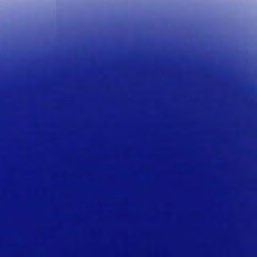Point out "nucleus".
Masks as SVG:
<instances>
[{
	"label": "nucleus",
	"instance_id": "obj_1",
	"mask_svg": "<svg viewBox=\"0 0 257 257\" xmlns=\"http://www.w3.org/2000/svg\"><path fill=\"white\" fill-rule=\"evenodd\" d=\"M113 26H114V22H113Z\"/></svg>",
	"mask_w": 257,
	"mask_h": 257
},
{
	"label": "nucleus",
	"instance_id": "obj_2",
	"mask_svg": "<svg viewBox=\"0 0 257 257\" xmlns=\"http://www.w3.org/2000/svg\"><path fill=\"white\" fill-rule=\"evenodd\" d=\"M113 26H114V22H113Z\"/></svg>",
	"mask_w": 257,
	"mask_h": 257
},
{
	"label": "nucleus",
	"instance_id": "obj_3",
	"mask_svg": "<svg viewBox=\"0 0 257 257\" xmlns=\"http://www.w3.org/2000/svg\"><path fill=\"white\" fill-rule=\"evenodd\" d=\"M113 26H114V22H113Z\"/></svg>",
	"mask_w": 257,
	"mask_h": 257
},
{
	"label": "nucleus",
	"instance_id": "obj_4",
	"mask_svg": "<svg viewBox=\"0 0 257 257\" xmlns=\"http://www.w3.org/2000/svg\"><path fill=\"white\" fill-rule=\"evenodd\" d=\"M113 30H114V26H113Z\"/></svg>",
	"mask_w": 257,
	"mask_h": 257
},
{
	"label": "nucleus",
	"instance_id": "obj_5",
	"mask_svg": "<svg viewBox=\"0 0 257 257\" xmlns=\"http://www.w3.org/2000/svg\"><path fill=\"white\" fill-rule=\"evenodd\" d=\"M113 30H114V26H113Z\"/></svg>",
	"mask_w": 257,
	"mask_h": 257
},
{
	"label": "nucleus",
	"instance_id": "obj_6",
	"mask_svg": "<svg viewBox=\"0 0 257 257\" xmlns=\"http://www.w3.org/2000/svg\"><path fill=\"white\" fill-rule=\"evenodd\" d=\"M113 30H114V26H113Z\"/></svg>",
	"mask_w": 257,
	"mask_h": 257
}]
</instances>
